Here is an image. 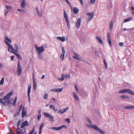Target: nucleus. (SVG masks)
<instances>
[{"instance_id":"nucleus-1","label":"nucleus","mask_w":134,"mask_h":134,"mask_svg":"<svg viewBox=\"0 0 134 134\" xmlns=\"http://www.w3.org/2000/svg\"><path fill=\"white\" fill-rule=\"evenodd\" d=\"M4 42L8 46V50L9 51L11 52V51H13L15 52H18V46L16 43H15L14 44V47L15 48V49L7 41L5 40Z\"/></svg>"},{"instance_id":"nucleus-2","label":"nucleus","mask_w":134,"mask_h":134,"mask_svg":"<svg viewBox=\"0 0 134 134\" xmlns=\"http://www.w3.org/2000/svg\"><path fill=\"white\" fill-rule=\"evenodd\" d=\"M87 126L88 127L90 128L94 129L95 130L99 132L102 134H104V132L103 131L96 125H93L88 124L87 125Z\"/></svg>"},{"instance_id":"nucleus-3","label":"nucleus","mask_w":134,"mask_h":134,"mask_svg":"<svg viewBox=\"0 0 134 134\" xmlns=\"http://www.w3.org/2000/svg\"><path fill=\"white\" fill-rule=\"evenodd\" d=\"M12 93L11 92L6 96L3 97L2 99L4 103V104H3V105H6L5 103H7V100L9 99L10 97L12 95Z\"/></svg>"},{"instance_id":"nucleus-4","label":"nucleus","mask_w":134,"mask_h":134,"mask_svg":"<svg viewBox=\"0 0 134 134\" xmlns=\"http://www.w3.org/2000/svg\"><path fill=\"white\" fill-rule=\"evenodd\" d=\"M35 46L36 51L38 53H42L44 50V49L43 47L42 46L38 47L36 45H35Z\"/></svg>"},{"instance_id":"nucleus-5","label":"nucleus","mask_w":134,"mask_h":134,"mask_svg":"<svg viewBox=\"0 0 134 134\" xmlns=\"http://www.w3.org/2000/svg\"><path fill=\"white\" fill-rule=\"evenodd\" d=\"M126 92H127L129 94L134 95V92L133 91H131L129 89H126L119 91V93H124Z\"/></svg>"},{"instance_id":"nucleus-6","label":"nucleus","mask_w":134,"mask_h":134,"mask_svg":"<svg viewBox=\"0 0 134 134\" xmlns=\"http://www.w3.org/2000/svg\"><path fill=\"white\" fill-rule=\"evenodd\" d=\"M67 128L66 126L65 125H63L61 126L58 127H51L49 128L50 129L53 130L55 131H58L60 130L61 129L65 128L66 129Z\"/></svg>"},{"instance_id":"nucleus-7","label":"nucleus","mask_w":134,"mask_h":134,"mask_svg":"<svg viewBox=\"0 0 134 134\" xmlns=\"http://www.w3.org/2000/svg\"><path fill=\"white\" fill-rule=\"evenodd\" d=\"M22 68L20 64V62L18 61V70H17V74L18 76H19L21 72Z\"/></svg>"},{"instance_id":"nucleus-8","label":"nucleus","mask_w":134,"mask_h":134,"mask_svg":"<svg viewBox=\"0 0 134 134\" xmlns=\"http://www.w3.org/2000/svg\"><path fill=\"white\" fill-rule=\"evenodd\" d=\"M64 18L65 19V20L67 23L68 27L69 29V28L70 24L67 14L65 10H64Z\"/></svg>"},{"instance_id":"nucleus-9","label":"nucleus","mask_w":134,"mask_h":134,"mask_svg":"<svg viewBox=\"0 0 134 134\" xmlns=\"http://www.w3.org/2000/svg\"><path fill=\"white\" fill-rule=\"evenodd\" d=\"M24 131H23L19 127H18L16 129V134H26V130L25 128Z\"/></svg>"},{"instance_id":"nucleus-10","label":"nucleus","mask_w":134,"mask_h":134,"mask_svg":"<svg viewBox=\"0 0 134 134\" xmlns=\"http://www.w3.org/2000/svg\"><path fill=\"white\" fill-rule=\"evenodd\" d=\"M43 114L45 117L49 118L51 121H54V118L51 115L46 113H44Z\"/></svg>"},{"instance_id":"nucleus-11","label":"nucleus","mask_w":134,"mask_h":134,"mask_svg":"<svg viewBox=\"0 0 134 134\" xmlns=\"http://www.w3.org/2000/svg\"><path fill=\"white\" fill-rule=\"evenodd\" d=\"M94 13L93 12L88 13H87V15L90 17H88L87 18V21L88 23L93 18L94 16Z\"/></svg>"},{"instance_id":"nucleus-12","label":"nucleus","mask_w":134,"mask_h":134,"mask_svg":"<svg viewBox=\"0 0 134 134\" xmlns=\"http://www.w3.org/2000/svg\"><path fill=\"white\" fill-rule=\"evenodd\" d=\"M58 40L60 41L63 42L66 41L68 39V38L67 37L65 36H64L63 37H62L59 36L57 37L56 38Z\"/></svg>"},{"instance_id":"nucleus-13","label":"nucleus","mask_w":134,"mask_h":134,"mask_svg":"<svg viewBox=\"0 0 134 134\" xmlns=\"http://www.w3.org/2000/svg\"><path fill=\"white\" fill-rule=\"evenodd\" d=\"M63 89V88L62 87V88H54L53 89L51 90L50 91H51L53 92H61Z\"/></svg>"},{"instance_id":"nucleus-14","label":"nucleus","mask_w":134,"mask_h":134,"mask_svg":"<svg viewBox=\"0 0 134 134\" xmlns=\"http://www.w3.org/2000/svg\"><path fill=\"white\" fill-rule=\"evenodd\" d=\"M31 85L30 84V85H28V89L27 90V96L28 97L29 99L28 101L29 102H30V93L31 91Z\"/></svg>"},{"instance_id":"nucleus-15","label":"nucleus","mask_w":134,"mask_h":134,"mask_svg":"<svg viewBox=\"0 0 134 134\" xmlns=\"http://www.w3.org/2000/svg\"><path fill=\"white\" fill-rule=\"evenodd\" d=\"M77 21L76 23V25L77 29H79L80 25L81 22V19L80 18H79L77 19Z\"/></svg>"},{"instance_id":"nucleus-16","label":"nucleus","mask_w":134,"mask_h":134,"mask_svg":"<svg viewBox=\"0 0 134 134\" xmlns=\"http://www.w3.org/2000/svg\"><path fill=\"white\" fill-rule=\"evenodd\" d=\"M29 125V124L27 121H25L23 122L21 124L20 128L22 129L26 126H27Z\"/></svg>"},{"instance_id":"nucleus-17","label":"nucleus","mask_w":134,"mask_h":134,"mask_svg":"<svg viewBox=\"0 0 134 134\" xmlns=\"http://www.w3.org/2000/svg\"><path fill=\"white\" fill-rule=\"evenodd\" d=\"M62 53L60 55V58L62 60H63L64 58L65 53V51L64 49V47H62Z\"/></svg>"},{"instance_id":"nucleus-18","label":"nucleus","mask_w":134,"mask_h":134,"mask_svg":"<svg viewBox=\"0 0 134 134\" xmlns=\"http://www.w3.org/2000/svg\"><path fill=\"white\" fill-rule=\"evenodd\" d=\"M26 110L24 107H23L22 110V117L25 116L26 114Z\"/></svg>"},{"instance_id":"nucleus-19","label":"nucleus","mask_w":134,"mask_h":134,"mask_svg":"<svg viewBox=\"0 0 134 134\" xmlns=\"http://www.w3.org/2000/svg\"><path fill=\"white\" fill-rule=\"evenodd\" d=\"M68 109V108H66L63 109H60L58 113L60 114H63Z\"/></svg>"},{"instance_id":"nucleus-20","label":"nucleus","mask_w":134,"mask_h":134,"mask_svg":"<svg viewBox=\"0 0 134 134\" xmlns=\"http://www.w3.org/2000/svg\"><path fill=\"white\" fill-rule=\"evenodd\" d=\"M26 2L25 0H21V6L23 8H24L26 6Z\"/></svg>"},{"instance_id":"nucleus-21","label":"nucleus","mask_w":134,"mask_h":134,"mask_svg":"<svg viewBox=\"0 0 134 134\" xmlns=\"http://www.w3.org/2000/svg\"><path fill=\"white\" fill-rule=\"evenodd\" d=\"M11 52L13 53H14V54H15L16 55V57H17L18 58H19V59L20 60H22V58L21 57V56L19 54L16 53V52H15L13 51H11Z\"/></svg>"},{"instance_id":"nucleus-22","label":"nucleus","mask_w":134,"mask_h":134,"mask_svg":"<svg viewBox=\"0 0 134 134\" xmlns=\"http://www.w3.org/2000/svg\"><path fill=\"white\" fill-rule=\"evenodd\" d=\"M73 11L75 14L77 13L79 11V9L75 7H73Z\"/></svg>"},{"instance_id":"nucleus-23","label":"nucleus","mask_w":134,"mask_h":134,"mask_svg":"<svg viewBox=\"0 0 134 134\" xmlns=\"http://www.w3.org/2000/svg\"><path fill=\"white\" fill-rule=\"evenodd\" d=\"M44 125V123H42L40 125L39 131V134H41V131L42 130L43 127Z\"/></svg>"},{"instance_id":"nucleus-24","label":"nucleus","mask_w":134,"mask_h":134,"mask_svg":"<svg viewBox=\"0 0 134 134\" xmlns=\"http://www.w3.org/2000/svg\"><path fill=\"white\" fill-rule=\"evenodd\" d=\"M35 8L37 11V13L38 14V16H39V17H41L42 16V14L38 10V8L37 7H36Z\"/></svg>"},{"instance_id":"nucleus-25","label":"nucleus","mask_w":134,"mask_h":134,"mask_svg":"<svg viewBox=\"0 0 134 134\" xmlns=\"http://www.w3.org/2000/svg\"><path fill=\"white\" fill-rule=\"evenodd\" d=\"M74 55L73 56V57L77 60H80V59L79 57V55L75 53H74Z\"/></svg>"},{"instance_id":"nucleus-26","label":"nucleus","mask_w":134,"mask_h":134,"mask_svg":"<svg viewBox=\"0 0 134 134\" xmlns=\"http://www.w3.org/2000/svg\"><path fill=\"white\" fill-rule=\"evenodd\" d=\"M13 98H11L10 99H8L7 100V103H5L6 105H7L9 104H12V100Z\"/></svg>"},{"instance_id":"nucleus-27","label":"nucleus","mask_w":134,"mask_h":134,"mask_svg":"<svg viewBox=\"0 0 134 134\" xmlns=\"http://www.w3.org/2000/svg\"><path fill=\"white\" fill-rule=\"evenodd\" d=\"M49 107L50 108L52 109L53 110L55 111L57 110V109L55 108L54 106L52 105H49Z\"/></svg>"},{"instance_id":"nucleus-28","label":"nucleus","mask_w":134,"mask_h":134,"mask_svg":"<svg viewBox=\"0 0 134 134\" xmlns=\"http://www.w3.org/2000/svg\"><path fill=\"white\" fill-rule=\"evenodd\" d=\"M125 109H132L134 108V105H130L127 106L125 107Z\"/></svg>"},{"instance_id":"nucleus-29","label":"nucleus","mask_w":134,"mask_h":134,"mask_svg":"<svg viewBox=\"0 0 134 134\" xmlns=\"http://www.w3.org/2000/svg\"><path fill=\"white\" fill-rule=\"evenodd\" d=\"M96 38L97 39L98 41L100 43H101V44L103 43V41L101 39L100 37H98V36H97L96 37Z\"/></svg>"},{"instance_id":"nucleus-30","label":"nucleus","mask_w":134,"mask_h":134,"mask_svg":"<svg viewBox=\"0 0 134 134\" xmlns=\"http://www.w3.org/2000/svg\"><path fill=\"white\" fill-rule=\"evenodd\" d=\"M113 22L112 21H110L109 25L110 29L112 30L113 26Z\"/></svg>"},{"instance_id":"nucleus-31","label":"nucleus","mask_w":134,"mask_h":134,"mask_svg":"<svg viewBox=\"0 0 134 134\" xmlns=\"http://www.w3.org/2000/svg\"><path fill=\"white\" fill-rule=\"evenodd\" d=\"M17 100V98L16 97H15L13 101V103H12V104L14 106H15L16 101Z\"/></svg>"},{"instance_id":"nucleus-32","label":"nucleus","mask_w":134,"mask_h":134,"mask_svg":"<svg viewBox=\"0 0 134 134\" xmlns=\"http://www.w3.org/2000/svg\"><path fill=\"white\" fill-rule=\"evenodd\" d=\"M72 93L73 95V96L77 100H79V98H78L77 95L74 92H73Z\"/></svg>"},{"instance_id":"nucleus-33","label":"nucleus","mask_w":134,"mask_h":134,"mask_svg":"<svg viewBox=\"0 0 134 134\" xmlns=\"http://www.w3.org/2000/svg\"><path fill=\"white\" fill-rule=\"evenodd\" d=\"M72 93L73 95V96L77 100H79V98H78L77 95L74 92H73Z\"/></svg>"},{"instance_id":"nucleus-34","label":"nucleus","mask_w":134,"mask_h":134,"mask_svg":"<svg viewBox=\"0 0 134 134\" xmlns=\"http://www.w3.org/2000/svg\"><path fill=\"white\" fill-rule=\"evenodd\" d=\"M132 18L131 17H129V18H128L127 19H125L124 20V22H128L129 21H130V20H132Z\"/></svg>"},{"instance_id":"nucleus-35","label":"nucleus","mask_w":134,"mask_h":134,"mask_svg":"<svg viewBox=\"0 0 134 134\" xmlns=\"http://www.w3.org/2000/svg\"><path fill=\"white\" fill-rule=\"evenodd\" d=\"M120 97L122 99H127L129 98V97L127 96H122Z\"/></svg>"},{"instance_id":"nucleus-36","label":"nucleus","mask_w":134,"mask_h":134,"mask_svg":"<svg viewBox=\"0 0 134 134\" xmlns=\"http://www.w3.org/2000/svg\"><path fill=\"white\" fill-rule=\"evenodd\" d=\"M4 81V78L3 77L2 78L1 80L0 81V85H2L3 84Z\"/></svg>"},{"instance_id":"nucleus-37","label":"nucleus","mask_w":134,"mask_h":134,"mask_svg":"<svg viewBox=\"0 0 134 134\" xmlns=\"http://www.w3.org/2000/svg\"><path fill=\"white\" fill-rule=\"evenodd\" d=\"M103 62L104 65L105 66L106 68V69H107L108 68V66L106 61L105 59H104V60Z\"/></svg>"},{"instance_id":"nucleus-38","label":"nucleus","mask_w":134,"mask_h":134,"mask_svg":"<svg viewBox=\"0 0 134 134\" xmlns=\"http://www.w3.org/2000/svg\"><path fill=\"white\" fill-rule=\"evenodd\" d=\"M43 96V98L45 99H47L48 97V94L47 93H45Z\"/></svg>"},{"instance_id":"nucleus-39","label":"nucleus","mask_w":134,"mask_h":134,"mask_svg":"<svg viewBox=\"0 0 134 134\" xmlns=\"http://www.w3.org/2000/svg\"><path fill=\"white\" fill-rule=\"evenodd\" d=\"M33 86L34 89L35 90L36 89V82H33Z\"/></svg>"},{"instance_id":"nucleus-40","label":"nucleus","mask_w":134,"mask_h":134,"mask_svg":"<svg viewBox=\"0 0 134 134\" xmlns=\"http://www.w3.org/2000/svg\"><path fill=\"white\" fill-rule=\"evenodd\" d=\"M65 1L68 4H69L70 6L71 9H72V6L71 4L68 1V0H65Z\"/></svg>"},{"instance_id":"nucleus-41","label":"nucleus","mask_w":134,"mask_h":134,"mask_svg":"<svg viewBox=\"0 0 134 134\" xmlns=\"http://www.w3.org/2000/svg\"><path fill=\"white\" fill-rule=\"evenodd\" d=\"M41 53H38V54L39 55V58L41 59H43V56L41 54Z\"/></svg>"},{"instance_id":"nucleus-42","label":"nucleus","mask_w":134,"mask_h":134,"mask_svg":"<svg viewBox=\"0 0 134 134\" xmlns=\"http://www.w3.org/2000/svg\"><path fill=\"white\" fill-rule=\"evenodd\" d=\"M5 38L6 40L8 41L9 43H11L12 42L11 40L10 39H9L7 37H5Z\"/></svg>"},{"instance_id":"nucleus-43","label":"nucleus","mask_w":134,"mask_h":134,"mask_svg":"<svg viewBox=\"0 0 134 134\" xmlns=\"http://www.w3.org/2000/svg\"><path fill=\"white\" fill-rule=\"evenodd\" d=\"M35 130V129L34 127H33L32 131L29 132V134H32L34 132Z\"/></svg>"},{"instance_id":"nucleus-44","label":"nucleus","mask_w":134,"mask_h":134,"mask_svg":"<svg viewBox=\"0 0 134 134\" xmlns=\"http://www.w3.org/2000/svg\"><path fill=\"white\" fill-rule=\"evenodd\" d=\"M5 7L6 9H11L12 8L11 7L7 5H6L5 6Z\"/></svg>"},{"instance_id":"nucleus-45","label":"nucleus","mask_w":134,"mask_h":134,"mask_svg":"<svg viewBox=\"0 0 134 134\" xmlns=\"http://www.w3.org/2000/svg\"><path fill=\"white\" fill-rule=\"evenodd\" d=\"M21 121L20 120H19L17 122V126L18 127H19L20 125V124Z\"/></svg>"},{"instance_id":"nucleus-46","label":"nucleus","mask_w":134,"mask_h":134,"mask_svg":"<svg viewBox=\"0 0 134 134\" xmlns=\"http://www.w3.org/2000/svg\"><path fill=\"white\" fill-rule=\"evenodd\" d=\"M96 0H90V3L92 4H94L96 2Z\"/></svg>"},{"instance_id":"nucleus-47","label":"nucleus","mask_w":134,"mask_h":134,"mask_svg":"<svg viewBox=\"0 0 134 134\" xmlns=\"http://www.w3.org/2000/svg\"><path fill=\"white\" fill-rule=\"evenodd\" d=\"M22 105H21L20 106V107L19 109L18 112V114L19 115V112L21 111L22 108Z\"/></svg>"},{"instance_id":"nucleus-48","label":"nucleus","mask_w":134,"mask_h":134,"mask_svg":"<svg viewBox=\"0 0 134 134\" xmlns=\"http://www.w3.org/2000/svg\"><path fill=\"white\" fill-rule=\"evenodd\" d=\"M86 119L87 121H88L90 124H91L92 123L91 121L89 118L88 117H86Z\"/></svg>"},{"instance_id":"nucleus-49","label":"nucleus","mask_w":134,"mask_h":134,"mask_svg":"<svg viewBox=\"0 0 134 134\" xmlns=\"http://www.w3.org/2000/svg\"><path fill=\"white\" fill-rule=\"evenodd\" d=\"M107 37L108 40L111 39V38L110 36V34L109 32L108 33L107 35Z\"/></svg>"},{"instance_id":"nucleus-50","label":"nucleus","mask_w":134,"mask_h":134,"mask_svg":"<svg viewBox=\"0 0 134 134\" xmlns=\"http://www.w3.org/2000/svg\"><path fill=\"white\" fill-rule=\"evenodd\" d=\"M64 77L66 78H69L70 77V74H68L65 75Z\"/></svg>"},{"instance_id":"nucleus-51","label":"nucleus","mask_w":134,"mask_h":134,"mask_svg":"<svg viewBox=\"0 0 134 134\" xmlns=\"http://www.w3.org/2000/svg\"><path fill=\"white\" fill-rule=\"evenodd\" d=\"M65 121H67L69 123H70V119L69 118H67L65 120Z\"/></svg>"},{"instance_id":"nucleus-52","label":"nucleus","mask_w":134,"mask_h":134,"mask_svg":"<svg viewBox=\"0 0 134 134\" xmlns=\"http://www.w3.org/2000/svg\"><path fill=\"white\" fill-rule=\"evenodd\" d=\"M18 11L21 12H24V10L23 9H18Z\"/></svg>"},{"instance_id":"nucleus-53","label":"nucleus","mask_w":134,"mask_h":134,"mask_svg":"<svg viewBox=\"0 0 134 134\" xmlns=\"http://www.w3.org/2000/svg\"><path fill=\"white\" fill-rule=\"evenodd\" d=\"M41 114H39L37 116V119L38 120H39L41 118Z\"/></svg>"},{"instance_id":"nucleus-54","label":"nucleus","mask_w":134,"mask_h":134,"mask_svg":"<svg viewBox=\"0 0 134 134\" xmlns=\"http://www.w3.org/2000/svg\"><path fill=\"white\" fill-rule=\"evenodd\" d=\"M8 12V11H6V9H4V12L5 16H6Z\"/></svg>"},{"instance_id":"nucleus-55","label":"nucleus","mask_w":134,"mask_h":134,"mask_svg":"<svg viewBox=\"0 0 134 134\" xmlns=\"http://www.w3.org/2000/svg\"><path fill=\"white\" fill-rule=\"evenodd\" d=\"M2 100V98L0 99V103H2V104H4Z\"/></svg>"},{"instance_id":"nucleus-56","label":"nucleus","mask_w":134,"mask_h":134,"mask_svg":"<svg viewBox=\"0 0 134 134\" xmlns=\"http://www.w3.org/2000/svg\"><path fill=\"white\" fill-rule=\"evenodd\" d=\"M108 40V42L109 43V44L110 45V46H111V39H109Z\"/></svg>"},{"instance_id":"nucleus-57","label":"nucleus","mask_w":134,"mask_h":134,"mask_svg":"<svg viewBox=\"0 0 134 134\" xmlns=\"http://www.w3.org/2000/svg\"><path fill=\"white\" fill-rule=\"evenodd\" d=\"M75 90L77 91H78V88L77 87V86L76 85H75Z\"/></svg>"},{"instance_id":"nucleus-58","label":"nucleus","mask_w":134,"mask_h":134,"mask_svg":"<svg viewBox=\"0 0 134 134\" xmlns=\"http://www.w3.org/2000/svg\"><path fill=\"white\" fill-rule=\"evenodd\" d=\"M79 1L80 2V3L82 5H83V2L82 0H79Z\"/></svg>"},{"instance_id":"nucleus-59","label":"nucleus","mask_w":134,"mask_h":134,"mask_svg":"<svg viewBox=\"0 0 134 134\" xmlns=\"http://www.w3.org/2000/svg\"><path fill=\"white\" fill-rule=\"evenodd\" d=\"M33 82H36L35 77H33Z\"/></svg>"},{"instance_id":"nucleus-60","label":"nucleus","mask_w":134,"mask_h":134,"mask_svg":"<svg viewBox=\"0 0 134 134\" xmlns=\"http://www.w3.org/2000/svg\"><path fill=\"white\" fill-rule=\"evenodd\" d=\"M14 55H12L11 57V59L12 60H13L14 59Z\"/></svg>"},{"instance_id":"nucleus-61","label":"nucleus","mask_w":134,"mask_h":134,"mask_svg":"<svg viewBox=\"0 0 134 134\" xmlns=\"http://www.w3.org/2000/svg\"><path fill=\"white\" fill-rule=\"evenodd\" d=\"M123 43L122 42H121L119 43V45L120 46H122L123 45Z\"/></svg>"},{"instance_id":"nucleus-62","label":"nucleus","mask_w":134,"mask_h":134,"mask_svg":"<svg viewBox=\"0 0 134 134\" xmlns=\"http://www.w3.org/2000/svg\"><path fill=\"white\" fill-rule=\"evenodd\" d=\"M44 77H45V75H43L42 76V77H41V78L43 79L44 78Z\"/></svg>"},{"instance_id":"nucleus-63","label":"nucleus","mask_w":134,"mask_h":134,"mask_svg":"<svg viewBox=\"0 0 134 134\" xmlns=\"http://www.w3.org/2000/svg\"><path fill=\"white\" fill-rule=\"evenodd\" d=\"M131 9L133 11L134 10V8L133 7H131Z\"/></svg>"},{"instance_id":"nucleus-64","label":"nucleus","mask_w":134,"mask_h":134,"mask_svg":"<svg viewBox=\"0 0 134 134\" xmlns=\"http://www.w3.org/2000/svg\"><path fill=\"white\" fill-rule=\"evenodd\" d=\"M59 79L61 80L62 81H63L64 80V77H62L61 79Z\"/></svg>"}]
</instances>
